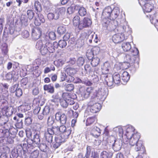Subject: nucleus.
<instances>
[{
	"label": "nucleus",
	"mask_w": 158,
	"mask_h": 158,
	"mask_svg": "<svg viewBox=\"0 0 158 158\" xmlns=\"http://www.w3.org/2000/svg\"><path fill=\"white\" fill-rule=\"evenodd\" d=\"M102 96V92L101 90H96L92 96L90 101L88 102V106L90 107V111L95 113L99 112L101 108V104L96 102L100 100Z\"/></svg>",
	"instance_id": "f257e3e1"
},
{
	"label": "nucleus",
	"mask_w": 158,
	"mask_h": 158,
	"mask_svg": "<svg viewBox=\"0 0 158 158\" xmlns=\"http://www.w3.org/2000/svg\"><path fill=\"white\" fill-rule=\"evenodd\" d=\"M64 129L63 131H61L60 133V140L61 142H64L67 140L70 136L72 132V130L71 128L68 127L64 125Z\"/></svg>",
	"instance_id": "f03ea898"
},
{
	"label": "nucleus",
	"mask_w": 158,
	"mask_h": 158,
	"mask_svg": "<svg viewBox=\"0 0 158 158\" xmlns=\"http://www.w3.org/2000/svg\"><path fill=\"white\" fill-rule=\"evenodd\" d=\"M113 21H112L109 18L103 17L102 21V24L103 28L106 30H110L114 27V25L113 23Z\"/></svg>",
	"instance_id": "7ed1b4c3"
},
{
	"label": "nucleus",
	"mask_w": 158,
	"mask_h": 158,
	"mask_svg": "<svg viewBox=\"0 0 158 158\" xmlns=\"http://www.w3.org/2000/svg\"><path fill=\"white\" fill-rule=\"evenodd\" d=\"M94 90L93 87H89L86 89L84 87H82L79 88V92L81 96L85 98H88L91 93Z\"/></svg>",
	"instance_id": "20e7f679"
},
{
	"label": "nucleus",
	"mask_w": 158,
	"mask_h": 158,
	"mask_svg": "<svg viewBox=\"0 0 158 158\" xmlns=\"http://www.w3.org/2000/svg\"><path fill=\"white\" fill-rule=\"evenodd\" d=\"M42 29L41 28L34 27L32 30L31 36L34 40L38 39L42 35Z\"/></svg>",
	"instance_id": "39448f33"
},
{
	"label": "nucleus",
	"mask_w": 158,
	"mask_h": 158,
	"mask_svg": "<svg viewBox=\"0 0 158 158\" xmlns=\"http://www.w3.org/2000/svg\"><path fill=\"white\" fill-rule=\"evenodd\" d=\"M91 18L88 17H85L81 20L80 30L84 28H88L91 27L92 24Z\"/></svg>",
	"instance_id": "423d86ee"
},
{
	"label": "nucleus",
	"mask_w": 158,
	"mask_h": 158,
	"mask_svg": "<svg viewBox=\"0 0 158 158\" xmlns=\"http://www.w3.org/2000/svg\"><path fill=\"white\" fill-rule=\"evenodd\" d=\"M126 39L125 38L124 34L121 33L114 34L112 38L113 42L115 44L120 43Z\"/></svg>",
	"instance_id": "0eeeda50"
},
{
	"label": "nucleus",
	"mask_w": 158,
	"mask_h": 158,
	"mask_svg": "<svg viewBox=\"0 0 158 158\" xmlns=\"http://www.w3.org/2000/svg\"><path fill=\"white\" fill-rule=\"evenodd\" d=\"M64 125H61L60 127L58 126H53L51 128H48V129L49 131L53 135L55 134L56 135L60 134L61 131H63L64 129Z\"/></svg>",
	"instance_id": "6e6552de"
},
{
	"label": "nucleus",
	"mask_w": 158,
	"mask_h": 158,
	"mask_svg": "<svg viewBox=\"0 0 158 158\" xmlns=\"http://www.w3.org/2000/svg\"><path fill=\"white\" fill-rule=\"evenodd\" d=\"M140 138V135L139 133L136 132L134 133L133 136L128 139L129 144L131 146H134L139 141Z\"/></svg>",
	"instance_id": "1a4fd4ad"
},
{
	"label": "nucleus",
	"mask_w": 158,
	"mask_h": 158,
	"mask_svg": "<svg viewBox=\"0 0 158 158\" xmlns=\"http://www.w3.org/2000/svg\"><path fill=\"white\" fill-rule=\"evenodd\" d=\"M45 45L50 53L54 52L55 49L58 48L57 42H54L53 43L47 42Z\"/></svg>",
	"instance_id": "9d476101"
},
{
	"label": "nucleus",
	"mask_w": 158,
	"mask_h": 158,
	"mask_svg": "<svg viewBox=\"0 0 158 158\" xmlns=\"http://www.w3.org/2000/svg\"><path fill=\"white\" fill-rule=\"evenodd\" d=\"M55 119L56 120L59 121L62 124H64L66 122V115L64 114H61L60 112H57L56 114Z\"/></svg>",
	"instance_id": "9b49d317"
},
{
	"label": "nucleus",
	"mask_w": 158,
	"mask_h": 158,
	"mask_svg": "<svg viewBox=\"0 0 158 158\" xmlns=\"http://www.w3.org/2000/svg\"><path fill=\"white\" fill-rule=\"evenodd\" d=\"M81 20L79 16L75 15L73 19V24L76 29H78L80 30Z\"/></svg>",
	"instance_id": "f8f14e48"
},
{
	"label": "nucleus",
	"mask_w": 158,
	"mask_h": 158,
	"mask_svg": "<svg viewBox=\"0 0 158 158\" xmlns=\"http://www.w3.org/2000/svg\"><path fill=\"white\" fill-rule=\"evenodd\" d=\"M135 149L138 152H146L145 147L143 145V142L142 140L139 141L135 144Z\"/></svg>",
	"instance_id": "ddd939ff"
},
{
	"label": "nucleus",
	"mask_w": 158,
	"mask_h": 158,
	"mask_svg": "<svg viewBox=\"0 0 158 158\" xmlns=\"http://www.w3.org/2000/svg\"><path fill=\"white\" fill-rule=\"evenodd\" d=\"M53 135L51 134L49 131V130L47 129V131L45 132V137L47 142H48L46 145V147H48L50 145L52 141V137Z\"/></svg>",
	"instance_id": "4468645a"
},
{
	"label": "nucleus",
	"mask_w": 158,
	"mask_h": 158,
	"mask_svg": "<svg viewBox=\"0 0 158 158\" xmlns=\"http://www.w3.org/2000/svg\"><path fill=\"white\" fill-rule=\"evenodd\" d=\"M64 69L65 73L71 77L74 76L77 71L76 69L68 66H67Z\"/></svg>",
	"instance_id": "2eb2a0df"
},
{
	"label": "nucleus",
	"mask_w": 158,
	"mask_h": 158,
	"mask_svg": "<svg viewBox=\"0 0 158 158\" xmlns=\"http://www.w3.org/2000/svg\"><path fill=\"white\" fill-rule=\"evenodd\" d=\"M50 111V108L48 106H45L42 111V113L38 115V118L40 120L43 119L45 116L48 115Z\"/></svg>",
	"instance_id": "dca6fc26"
},
{
	"label": "nucleus",
	"mask_w": 158,
	"mask_h": 158,
	"mask_svg": "<svg viewBox=\"0 0 158 158\" xmlns=\"http://www.w3.org/2000/svg\"><path fill=\"white\" fill-rule=\"evenodd\" d=\"M101 133V130L97 126L94 127L90 131V134L96 138H97L100 136Z\"/></svg>",
	"instance_id": "f3484780"
},
{
	"label": "nucleus",
	"mask_w": 158,
	"mask_h": 158,
	"mask_svg": "<svg viewBox=\"0 0 158 158\" xmlns=\"http://www.w3.org/2000/svg\"><path fill=\"white\" fill-rule=\"evenodd\" d=\"M2 110L3 113H5V115L7 116H10L13 113L14 111V109L11 106H8V105L6 106H5Z\"/></svg>",
	"instance_id": "a211bd4d"
},
{
	"label": "nucleus",
	"mask_w": 158,
	"mask_h": 158,
	"mask_svg": "<svg viewBox=\"0 0 158 158\" xmlns=\"http://www.w3.org/2000/svg\"><path fill=\"white\" fill-rule=\"evenodd\" d=\"M111 12V14L109 19L113 21L118 16L120 13V10L118 7H115L113 9L112 11Z\"/></svg>",
	"instance_id": "6ab92c4d"
},
{
	"label": "nucleus",
	"mask_w": 158,
	"mask_h": 158,
	"mask_svg": "<svg viewBox=\"0 0 158 158\" xmlns=\"http://www.w3.org/2000/svg\"><path fill=\"white\" fill-rule=\"evenodd\" d=\"M20 144L22 149L23 150L24 154L26 153H30L31 151V150L32 149V147H28L27 142V141H23Z\"/></svg>",
	"instance_id": "aec40b11"
},
{
	"label": "nucleus",
	"mask_w": 158,
	"mask_h": 158,
	"mask_svg": "<svg viewBox=\"0 0 158 158\" xmlns=\"http://www.w3.org/2000/svg\"><path fill=\"white\" fill-rule=\"evenodd\" d=\"M112 10L113 9L110 6H108L106 7L103 11L102 13V16L104 18H109Z\"/></svg>",
	"instance_id": "412c9836"
},
{
	"label": "nucleus",
	"mask_w": 158,
	"mask_h": 158,
	"mask_svg": "<svg viewBox=\"0 0 158 158\" xmlns=\"http://www.w3.org/2000/svg\"><path fill=\"white\" fill-rule=\"evenodd\" d=\"M135 130L134 128L131 126H129L126 129V136L127 139H129V138L133 136V135L135 133Z\"/></svg>",
	"instance_id": "4be33fe9"
},
{
	"label": "nucleus",
	"mask_w": 158,
	"mask_h": 158,
	"mask_svg": "<svg viewBox=\"0 0 158 158\" xmlns=\"http://www.w3.org/2000/svg\"><path fill=\"white\" fill-rule=\"evenodd\" d=\"M153 8V5L149 2L145 3L143 7V10L144 12H150Z\"/></svg>",
	"instance_id": "5701e85b"
},
{
	"label": "nucleus",
	"mask_w": 158,
	"mask_h": 158,
	"mask_svg": "<svg viewBox=\"0 0 158 158\" xmlns=\"http://www.w3.org/2000/svg\"><path fill=\"white\" fill-rule=\"evenodd\" d=\"M66 11V9L65 7H61L56 9L55 12V15H56L55 19H58L60 15H64Z\"/></svg>",
	"instance_id": "b1692460"
},
{
	"label": "nucleus",
	"mask_w": 158,
	"mask_h": 158,
	"mask_svg": "<svg viewBox=\"0 0 158 158\" xmlns=\"http://www.w3.org/2000/svg\"><path fill=\"white\" fill-rule=\"evenodd\" d=\"M97 121V118L95 116L89 117L86 120V125L87 126H91L94 123Z\"/></svg>",
	"instance_id": "393cba45"
},
{
	"label": "nucleus",
	"mask_w": 158,
	"mask_h": 158,
	"mask_svg": "<svg viewBox=\"0 0 158 158\" xmlns=\"http://www.w3.org/2000/svg\"><path fill=\"white\" fill-rule=\"evenodd\" d=\"M112 78L115 84H118L120 83L121 81L120 76L118 73H114L112 75Z\"/></svg>",
	"instance_id": "a878e982"
},
{
	"label": "nucleus",
	"mask_w": 158,
	"mask_h": 158,
	"mask_svg": "<svg viewBox=\"0 0 158 158\" xmlns=\"http://www.w3.org/2000/svg\"><path fill=\"white\" fill-rule=\"evenodd\" d=\"M44 90L47 91L48 93L51 94H53L54 92V88L53 85L51 84L44 85Z\"/></svg>",
	"instance_id": "bb28decb"
},
{
	"label": "nucleus",
	"mask_w": 158,
	"mask_h": 158,
	"mask_svg": "<svg viewBox=\"0 0 158 158\" xmlns=\"http://www.w3.org/2000/svg\"><path fill=\"white\" fill-rule=\"evenodd\" d=\"M7 149H8V148L6 147H0V158H8L6 153Z\"/></svg>",
	"instance_id": "cd10ccee"
},
{
	"label": "nucleus",
	"mask_w": 158,
	"mask_h": 158,
	"mask_svg": "<svg viewBox=\"0 0 158 158\" xmlns=\"http://www.w3.org/2000/svg\"><path fill=\"white\" fill-rule=\"evenodd\" d=\"M79 7V5H75L73 4H72L71 6L68 7L67 10V13L69 14L73 13L75 11V9Z\"/></svg>",
	"instance_id": "c85d7f7f"
},
{
	"label": "nucleus",
	"mask_w": 158,
	"mask_h": 158,
	"mask_svg": "<svg viewBox=\"0 0 158 158\" xmlns=\"http://www.w3.org/2000/svg\"><path fill=\"white\" fill-rule=\"evenodd\" d=\"M9 135V132L8 129L4 130L0 129V139L2 140L5 137H7Z\"/></svg>",
	"instance_id": "c756f323"
},
{
	"label": "nucleus",
	"mask_w": 158,
	"mask_h": 158,
	"mask_svg": "<svg viewBox=\"0 0 158 158\" xmlns=\"http://www.w3.org/2000/svg\"><path fill=\"white\" fill-rule=\"evenodd\" d=\"M78 9V13L81 16L83 17L87 13L86 9L82 6H80L79 5V7L77 8Z\"/></svg>",
	"instance_id": "7c9ffc66"
},
{
	"label": "nucleus",
	"mask_w": 158,
	"mask_h": 158,
	"mask_svg": "<svg viewBox=\"0 0 158 158\" xmlns=\"http://www.w3.org/2000/svg\"><path fill=\"white\" fill-rule=\"evenodd\" d=\"M122 48L125 52L129 51L131 48V45L129 42L123 43L122 44Z\"/></svg>",
	"instance_id": "2f4dec72"
},
{
	"label": "nucleus",
	"mask_w": 158,
	"mask_h": 158,
	"mask_svg": "<svg viewBox=\"0 0 158 158\" xmlns=\"http://www.w3.org/2000/svg\"><path fill=\"white\" fill-rule=\"evenodd\" d=\"M122 79L124 83L127 82L129 80L130 76L127 71H124L121 76Z\"/></svg>",
	"instance_id": "473e14b6"
},
{
	"label": "nucleus",
	"mask_w": 158,
	"mask_h": 158,
	"mask_svg": "<svg viewBox=\"0 0 158 158\" xmlns=\"http://www.w3.org/2000/svg\"><path fill=\"white\" fill-rule=\"evenodd\" d=\"M62 97L63 99L67 101L71 98H74L73 95L71 93L64 92L62 94Z\"/></svg>",
	"instance_id": "72a5a7b5"
},
{
	"label": "nucleus",
	"mask_w": 158,
	"mask_h": 158,
	"mask_svg": "<svg viewBox=\"0 0 158 158\" xmlns=\"http://www.w3.org/2000/svg\"><path fill=\"white\" fill-rule=\"evenodd\" d=\"M72 77L68 76L65 73L62 74L61 77V81H65L68 82H70L72 81L73 78Z\"/></svg>",
	"instance_id": "f704fd0d"
},
{
	"label": "nucleus",
	"mask_w": 158,
	"mask_h": 158,
	"mask_svg": "<svg viewBox=\"0 0 158 158\" xmlns=\"http://www.w3.org/2000/svg\"><path fill=\"white\" fill-rule=\"evenodd\" d=\"M100 62V59L98 57H94L92 59L91 64L92 65L95 67L98 65Z\"/></svg>",
	"instance_id": "c9c22d12"
},
{
	"label": "nucleus",
	"mask_w": 158,
	"mask_h": 158,
	"mask_svg": "<svg viewBox=\"0 0 158 158\" xmlns=\"http://www.w3.org/2000/svg\"><path fill=\"white\" fill-rule=\"evenodd\" d=\"M2 141L3 143V144H4L12 143L14 142L13 139L11 137H9V135L7 137H5L4 139H2Z\"/></svg>",
	"instance_id": "e433bc0d"
},
{
	"label": "nucleus",
	"mask_w": 158,
	"mask_h": 158,
	"mask_svg": "<svg viewBox=\"0 0 158 158\" xmlns=\"http://www.w3.org/2000/svg\"><path fill=\"white\" fill-rule=\"evenodd\" d=\"M8 105V103L6 100L0 98V109L2 110L5 106Z\"/></svg>",
	"instance_id": "4c0bfd02"
},
{
	"label": "nucleus",
	"mask_w": 158,
	"mask_h": 158,
	"mask_svg": "<svg viewBox=\"0 0 158 158\" xmlns=\"http://www.w3.org/2000/svg\"><path fill=\"white\" fill-rule=\"evenodd\" d=\"M65 27L63 26H60L57 28V32L60 35L63 34L66 31Z\"/></svg>",
	"instance_id": "58836bf2"
},
{
	"label": "nucleus",
	"mask_w": 158,
	"mask_h": 158,
	"mask_svg": "<svg viewBox=\"0 0 158 158\" xmlns=\"http://www.w3.org/2000/svg\"><path fill=\"white\" fill-rule=\"evenodd\" d=\"M105 81L107 85L109 87L112 86L114 83L112 77H110L106 78Z\"/></svg>",
	"instance_id": "ea45409f"
},
{
	"label": "nucleus",
	"mask_w": 158,
	"mask_h": 158,
	"mask_svg": "<svg viewBox=\"0 0 158 158\" xmlns=\"http://www.w3.org/2000/svg\"><path fill=\"white\" fill-rule=\"evenodd\" d=\"M74 86L73 84H68L65 87V89L66 91L71 92L73 90Z\"/></svg>",
	"instance_id": "a19ab883"
},
{
	"label": "nucleus",
	"mask_w": 158,
	"mask_h": 158,
	"mask_svg": "<svg viewBox=\"0 0 158 158\" xmlns=\"http://www.w3.org/2000/svg\"><path fill=\"white\" fill-rule=\"evenodd\" d=\"M91 51L93 55H97L99 54L100 52V48L98 46H95L92 48Z\"/></svg>",
	"instance_id": "79ce46f5"
},
{
	"label": "nucleus",
	"mask_w": 158,
	"mask_h": 158,
	"mask_svg": "<svg viewBox=\"0 0 158 158\" xmlns=\"http://www.w3.org/2000/svg\"><path fill=\"white\" fill-rule=\"evenodd\" d=\"M39 50L40 53L43 55H45L49 52L45 45Z\"/></svg>",
	"instance_id": "37998d69"
},
{
	"label": "nucleus",
	"mask_w": 158,
	"mask_h": 158,
	"mask_svg": "<svg viewBox=\"0 0 158 158\" xmlns=\"http://www.w3.org/2000/svg\"><path fill=\"white\" fill-rule=\"evenodd\" d=\"M39 151L36 150L32 152L30 156V158H37L39 155Z\"/></svg>",
	"instance_id": "c03bdc74"
},
{
	"label": "nucleus",
	"mask_w": 158,
	"mask_h": 158,
	"mask_svg": "<svg viewBox=\"0 0 158 158\" xmlns=\"http://www.w3.org/2000/svg\"><path fill=\"white\" fill-rule=\"evenodd\" d=\"M20 20L22 25H27V20L26 16L22 15Z\"/></svg>",
	"instance_id": "a18cd8bd"
},
{
	"label": "nucleus",
	"mask_w": 158,
	"mask_h": 158,
	"mask_svg": "<svg viewBox=\"0 0 158 158\" xmlns=\"http://www.w3.org/2000/svg\"><path fill=\"white\" fill-rule=\"evenodd\" d=\"M27 14L28 18L30 20H31L33 18L35 13L32 10H29L27 11Z\"/></svg>",
	"instance_id": "49530a36"
},
{
	"label": "nucleus",
	"mask_w": 158,
	"mask_h": 158,
	"mask_svg": "<svg viewBox=\"0 0 158 158\" xmlns=\"http://www.w3.org/2000/svg\"><path fill=\"white\" fill-rule=\"evenodd\" d=\"M67 45V43L64 40H60L59 41L58 43H57L58 47L59 46L61 48L65 47Z\"/></svg>",
	"instance_id": "de8ad7c7"
},
{
	"label": "nucleus",
	"mask_w": 158,
	"mask_h": 158,
	"mask_svg": "<svg viewBox=\"0 0 158 158\" xmlns=\"http://www.w3.org/2000/svg\"><path fill=\"white\" fill-rule=\"evenodd\" d=\"M134 57L133 56H132L131 54H127L125 57V60L127 62H130L133 60H134Z\"/></svg>",
	"instance_id": "09e8293b"
},
{
	"label": "nucleus",
	"mask_w": 158,
	"mask_h": 158,
	"mask_svg": "<svg viewBox=\"0 0 158 158\" xmlns=\"http://www.w3.org/2000/svg\"><path fill=\"white\" fill-rule=\"evenodd\" d=\"M43 41L42 40H38L36 44L35 48L36 49L40 50L43 47Z\"/></svg>",
	"instance_id": "8fccbe9b"
},
{
	"label": "nucleus",
	"mask_w": 158,
	"mask_h": 158,
	"mask_svg": "<svg viewBox=\"0 0 158 158\" xmlns=\"http://www.w3.org/2000/svg\"><path fill=\"white\" fill-rule=\"evenodd\" d=\"M131 54L132 56H133L134 57L135 56L139 55V51L138 48H134L132 49L131 51Z\"/></svg>",
	"instance_id": "3c124183"
},
{
	"label": "nucleus",
	"mask_w": 158,
	"mask_h": 158,
	"mask_svg": "<svg viewBox=\"0 0 158 158\" xmlns=\"http://www.w3.org/2000/svg\"><path fill=\"white\" fill-rule=\"evenodd\" d=\"M34 7L35 10L37 11H40L41 10V6L39 2L35 1L34 3Z\"/></svg>",
	"instance_id": "603ef678"
},
{
	"label": "nucleus",
	"mask_w": 158,
	"mask_h": 158,
	"mask_svg": "<svg viewBox=\"0 0 158 158\" xmlns=\"http://www.w3.org/2000/svg\"><path fill=\"white\" fill-rule=\"evenodd\" d=\"M33 142L36 144H39L40 143V139L38 135H35L34 136Z\"/></svg>",
	"instance_id": "864d4df0"
},
{
	"label": "nucleus",
	"mask_w": 158,
	"mask_h": 158,
	"mask_svg": "<svg viewBox=\"0 0 158 158\" xmlns=\"http://www.w3.org/2000/svg\"><path fill=\"white\" fill-rule=\"evenodd\" d=\"M54 122V119L52 116H50L48 118L47 120V124L48 126H52Z\"/></svg>",
	"instance_id": "5fc2aeb1"
},
{
	"label": "nucleus",
	"mask_w": 158,
	"mask_h": 158,
	"mask_svg": "<svg viewBox=\"0 0 158 158\" xmlns=\"http://www.w3.org/2000/svg\"><path fill=\"white\" fill-rule=\"evenodd\" d=\"M91 148L90 146H87L85 157L86 158H89L91 152Z\"/></svg>",
	"instance_id": "6e6d98bb"
},
{
	"label": "nucleus",
	"mask_w": 158,
	"mask_h": 158,
	"mask_svg": "<svg viewBox=\"0 0 158 158\" xmlns=\"http://www.w3.org/2000/svg\"><path fill=\"white\" fill-rule=\"evenodd\" d=\"M2 53L5 55H6L8 52L7 46L6 44H4L2 46Z\"/></svg>",
	"instance_id": "4d7b16f0"
},
{
	"label": "nucleus",
	"mask_w": 158,
	"mask_h": 158,
	"mask_svg": "<svg viewBox=\"0 0 158 158\" xmlns=\"http://www.w3.org/2000/svg\"><path fill=\"white\" fill-rule=\"evenodd\" d=\"M52 97L53 99L52 100V101L53 102H57L61 100L60 97L58 94L53 95Z\"/></svg>",
	"instance_id": "13d9d810"
},
{
	"label": "nucleus",
	"mask_w": 158,
	"mask_h": 158,
	"mask_svg": "<svg viewBox=\"0 0 158 158\" xmlns=\"http://www.w3.org/2000/svg\"><path fill=\"white\" fill-rule=\"evenodd\" d=\"M36 17L38 18L39 20L42 23H44L45 20L43 15L41 14H37V16H35Z\"/></svg>",
	"instance_id": "bf43d9fd"
},
{
	"label": "nucleus",
	"mask_w": 158,
	"mask_h": 158,
	"mask_svg": "<svg viewBox=\"0 0 158 158\" xmlns=\"http://www.w3.org/2000/svg\"><path fill=\"white\" fill-rule=\"evenodd\" d=\"M85 70L87 73H90L92 72V68L89 64H86L84 66Z\"/></svg>",
	"instance_id": "052dcab7"
},
{
	"label": "nucleus",
	"mask_w": 158,
	"mask_h": 158,
	"mask_svg": "<svg viewBox=\"0 0 158 158\" xmlns=\"http://www.w3.org/2000/svg\"><path fill=\"white\" fill-rule=\"evenodd\" d=\"M40 100L38 98H35L33 101L32 106L33 107L35 106H39Z\"/></svg>",
	"instance_id": "680f3d73"
},
{
	"label": "nucleus",
	"mask_w": 158,
	"mask_h": 158,
	"mask_svg": "<svg viewBox=\"0 0 158 158\" xmlns=\"http://www.w3.org/2000/svg\"><path fill=\"white\" fill-rule=\"evenodd\" d=\"M60 105L64 108H66L68 106L67 101L64 99L60 100Z\"/></svg>",
	"instance_id": "e2e57ef3"
},
{
	"label": "nucleus",
	"mask_w": 158,
	"mask_h": 158,
	"mask_svg": "<svg viewBox=\"0 0 158 158\" xmlns=\"http://www.w3.org/2000/svg\"><path fill=\"white\" fill-rule=\"evenodd\" d=\"M22 36L24 38H27L29 37V34L28 31L26 30L23 31L21 33Z\"/></svg>",
	"instance_id": "0e129e2a"
},
{
	"label": "nucleus",
	"mask_w": 158,
	"mask_h": 158,
	"mask_svg": "<svg viewBox=\"0 0 158 158\" xmlns=\"http://www.w3.org/2000/svg\"><path fill=\"white\" fill-rule=\"evenodd\" d=\"M49 37L52 40H55L56 37L55 33L53 31H51L49 33Z\"/></svg>",
	"instance_id": "69168bd1"
},
{
	"label": "nucleus",
	"mask_w": 158,
	"mask_h": 158,
	"mask_svg": "<svg viewBox=\"0 0 158 158\" xmlns=\"http://www.w3.org/2000/svg\"><path fill=\"white\" fill-rule=\"evenodd\" d=\"M28 82V79L27 77L23 78L20 81L21 86L25 85Z\"/></svg>",
	"instance_id": "338daca9"
},
{
	"label": "nucleus",
	"mask_w": 158,
	"mask_h": 158,
	"mask_svg": "<svg viewBox=\"0 0 158 158\" xmlns=\"http://www.w3.org/2000/svg\"><path fill=\"white\" fill-rule=\"evenodd\" d=\"M108 153L106 151H103L101 154V158H108Z\"/></svg>",
	"instance_id": "774afa93"
}]
</instances>
